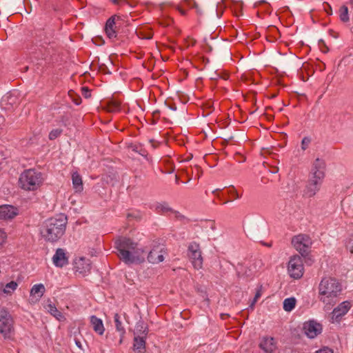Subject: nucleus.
<instances>
[{
	"label": "nucleus",
	"mask_w": 353,
	"mask_h": 353,
	"mask_svg": "<svg viewBox=\"0 0 353 353\" xmlns=\"http://www.w3.org/2000/svg\"><path fill=\"white\" fill-rule=\"evenodd\" d=\"M115 248L121 260L127 264L139 263L144 261L145 251L138 248L130 239L121 236L115 240Z\"/></svg>",
	"instance_id": "1"
},
{
	"label": "nucleus",
	"mask_w": 353,
	"mask_h": 353,
	"mask_svg": "<svg viewBox=\"0 0 353 353\" xmlns=\"http://www.w3.org/2000/svg\"><path fill=\"white\" fill-rule=\"evenodd\" d=\"M68 221L63 214H59L46 220L41 226L42 238L49 242H56L64 234Z\"/></svg>",
	"instance_id": "2"
},
{
	"label": "nucleus",
	"mask_w": 353,
	"mask_h": 353,
	"mask_svg": "<svg viewBox=\"0 0 353 353\" xmlns=\"http://www.w3.org/2000/svg\"><path fill=\"white\" fill-rule=\"evenodd\" d=\"M342 291L339 281L334 277H323L319 285V299L326 306L336 303L337 297Z\"/></svg>",
	"instance_id": "3"
},
{
	"label": "nucleus",
	"mask_w": 353,
	"mask_h": 353,
	"mask_svg": "<svg viewBox=\"0 0 353 353\" xmlns=\"http://www.w3.org/2000/svg\"><path fill=\"white\" fill-rule=\"evenodd\" d=\"M44 178L41 172L35 169H28L23 172L19 177L20 187L28 191L37 190L43 183Z\"/></svg>",
	"instance_id": "4"
},
{
	"label": "nucleus",
	"mask_w": 353,
	"mask_h": 353,
	"mask_svg": "<svg viewBox=\"0 0 353 353\" xmlns=\"http://www.w3.org/2000/svg\"><path fill=\"white\" fill-rule=\"evenodd\" d=\"M0 334L5 340H12L14 336V321L5 310L0 311Z\"/></svg>",
	"instance_id": "5"
},
{
	"label": "nucleus",
	"mask_w": 353,
	"mask_h": 353,
	"mask_svg": "<svg viewBox=\"0 0 353 353\" xmlns=\"http://www.w3.org/2000/svg\"><path fill=\"white\" fill-rule=\"evenodd\" d=\"M291 243L294 248L303 256L308 254L312 244L311 238L304 234H299L293 236Z\"/></svg>",
	"instance_id": "6"
},
{
	"label": "nucleus",
	"mask_w": 353,
	"mask_h": 353,
	"mask_svg": "<svg viewBox=\"0 0 353 353\" xmlns=\"http://www.w3.org/2000/svg\"><path fill=\"white\" fill-rule=\"evenodd\" d=\"M188 256L196 270H200L203 267V258L199 243L192 242L188 247Z\"/></svg>",
	"instance_id": "7"
},
{
	"label": "nucleus",
	"mask_w": 353,
	"mask_h": 353,
	"mask_svg": "<svg viewBox=\"0 0 353 353\" xmlns=\"http://www.w3.org/2000/svg\"><path fill=\"white\" fill-rule=\"evenodd\" d=\"M304 268L301 256L295 254L290 258L288 264V272L290 277L298 279L302 277Z\"/></svg>",
	"instance_id": "8"
},
{
	"label": "nucleus",
	"mask_w": 353,
	"mask_h": 353,
	"mask_svg": "<svg viewBox=\"0 0 353 353\" xmlns=\"http://www.w3.org/2000/svg\"><path fill=\"white\" fill-rule=\"evenodd\" d=\"M147 334L145 328L143 325L138 324L136 327V332L134 338V350L135 353H144L145 349V338Z\"/></svg>",
	"instance_id": "9"
},
{
	"label": "nucleus",
	"mask_w": 353,
	"mask_h": 353,
	"mask_svg": "<svg viewBox=\"0 0 353 353\" xmlns=\"http://www.w3.org/2000/svg\"><path fill=\"white\" fill-rule=\"evenodd\" d=\"M166 254L163 245L154 243L152 250L148 255V260L150 263L157 264L164 260V255Z\"/></svg>",
	"instance_id": "10"
},
{
	"label": "nucleus",
	"mask_w": 353,
	"mask_h": 353,
	"mask_svg": "<svg viewBox=\"0 0 353 353\" xmlns=\"http://www.w3.org/2000/svg\"><path fill=\"white\" fill-rule=\"evenodd\" d=\"M325 163L323 160L317 158L312 164L310 179L322 183L325 176Z\"/></svg>",
	"instance_id": "11"
},
{
	"label": "nucleus",
	"mask_w": 353,
	"mask_h": 353,
	"mask_svg": "<svg viewBox=\"0 0 353 353\" xmlns=\"http://www.w3.org/2000/svg\"><path fill=\"white\" fill-rule=\"evenodd\" d=\"M120 17L114 15L111 17L106 22L105 31L110 39H114L117 37V28L120 26Z\"/></svg>",
	"instance_id": "12"
},
{
	"label": "nucleus",
	"mask_w": 353,
	"mask_h": 353,
	"mask_svg": "<svg viewBox=\"0 0 353 353\" xmlns=\"http://www.w3.org/2000/svg\"><path fill=\"white\" fill-rule=\"evenodd\" d=\"M305 334L310 339H314L322 332V325L315 321H309L303 324Z\"/></svg>",
	"instance_id": "13"
},
{
	"label": "nucleus",
	"mask_w": 353,
	"mask_h": 353,
	"mask_svg": "<svg viewBox=\"0 0 353 353\" xmlns=\"http://www.w3.org/2000/svg\"><path fill=\"white\" fill-rule=\"evenodd\" d=\"M154 210L161 214H172L176 219L181 220L184 216L177 211L174 210L166 202L157 203L153 205Z\"/></svg>",
	"instance_id": "14"
},
{
	"label": "nucleus",
	"mask_w": 353,
	"mask_h": 353,
	"mask_svg": "<svg viewBox=\"0 0 353 353\" xmlns=\"http://www.w3.org/2000/svg\"><path fill=\"white\" fill-rule=\"evenodd\" d=\"M74 270L82 276L89 273L91 270V263L89 259L81 257L74 261Z\"/></svg>",
	"instance_id": "15"
},
{
	"label": "nucleus",
	"mask_w": 353,
	"mask_h": 353,
	"mask_svg": "<svg viewBox=\"0 0 353 353\" xmlns=\"http://www.w3.org/2000/svg\"><path fill=\"white\" fill-rule=\"evenodd\" d=\"M17 214V208L12 205H4L0 206V219H12Z\"/></svg>",
	"instance_id": "16"
},
{
	"label": "nucleus",
	"mask_w": 353,
	"mask_h": 353,
	"mask_svg": "<svg viewBox=\"0 0 353 353\" xmlns=\"http://www.w3.org/2000/svg\"><path fill=\"white\" fill-rule=\"evenodd\" d=\"M351 307V303L349 301H343L339 304L332 312V319L339 321L340 318L344 316Z\"/></svg>",
	"instance_id": "17"
},
{
	"label": "nucleus",
	"mask_w": 353,
	"mask_h": 353,
	"mask_svg": "<svg viewBox=\"0 0 353 353\" xmlns=\"http://www.w3.org/2000/svg\"><path fill=\"white\" fill-rule=\"evenodd\" d=\"M54 264L57 267H63L68 263V259L65 250L58 248L52 257Z\"/></svg>",
	"instance_id": "18"
},
{
	"label": "nucleus",
	"mask_w": 353,
	"mask_h": 353,
	"mask_svg": "<svg viewBox=\"0 0 353 353\" xmlns=\"http://www.w3.org/2000/svg\"><path fill=\"white\" fill-rule=\"evenodd\" d=\"M259 347L266 353H272L276 348L275 339L273 337H263Z\"/></svg>",
	"instance_id": "19"
},
{
	"label": "nucleus",
	"mask_w": 353,
	"mask_h": 353,
	"mask_svg": "<svg viewBox=\"0 0 353 353\" xmlns=\"http://www.w3.org/2000/svg\"><path fill=\"white\" fill-rule=\"evenodd\" d=\"M45 286L43 284L34 285L30 290V301L34 303L39 301L45 293Z\"/></svg>",
	"instance_id": "20"
},
{
	"label": "nucleus",
	"mask_w": 353,
	"mask_h": 353,
	"mask_svg": "<svg viewBox=\"0 0 353 353\" xmlns=\"http://www.w3.org/2000/svg\"><path fill=\"white\" fill-rule=\"evenodd\" d=\"M321 185V182L310 179L304 191L305 195L308 197L314 196L316 193L319 190Z\"/></svg>",
	"instance_id": "21"
},
{
	"label": "nucleus",
	"mask_w": 353,
	"mask_h": 353,
	"mask_svg": "<svg viewBox=\"0 0 353 353\" xmlns=\"http://www.w3.org/2000/svg\"><path fill=\"white\" fill-rule=\"evenodd\" d=\"M90 324L94 330L99 335H103L105 332V327L101 319L94 315L90 316Z\"/></svg>",
	"instance_id": "22"
},
{
	"label": "nucleus",
	"mask_w": 353,
	"mask_h": 353,
	"mask_svg": "<svg viewBox=\"0 0 353 353\" xmlns=\"http://www.w3.org/2000/svg\"><path fill=\"white\" fill-rule=\"evenodd\" d=\"M114 321L115 324L116 330L119 333L120 339L119 341V344H121L123 343V339L125 334V329L123 325V322L121 321V316L119 314H115L114 316Z\"/></svg>",
	"instance_id": "23"
},
{
	"label": "nucleus",
	"mask_w": 353,
	"mask_h": 353,
	"mask_svg": "<svg viewBox=\"0 0 353 353\" xmlns=\"http://www.w3.org/2000/svg\"><path fill=\"white\" fill-rule=\"evenodd\" d=\"M72 181L73 188L75 192H81L83 190L82 178L77 172H74L72 174Z\"/></svg>",
	"instance_id": "24"
},
{
	"label": "nucleus",
	"mask_w": 353,
	"mask_h": 353,
	"mask_svg": "<svg viewBox=\"0 0 353 353\" xmlns=\"http://www.w3.org/2000/svg\"><path fill=\"white\" fill-rule=\"evenodd\" d=\"M46 310L51 315L54 316L59 321H61L64 318L62 313L58 310L55 305L51 302L46 305Z\"/></svg>",
	"instance_id": "25"
},
{
	"label": "nucleus",
	"mask_w": 353,
	"mask_h": 353,
	"mask_svg": "<svg viewBox=\"0 0 353 353\" xmlns=\"http://www.w3.org/2000/svg\"><path fill=\"white\" fill-rule=\"evenodd\" d=\"M120 101L111 99L107 102V110L110 112H116L120 110Z\"/></svg>",
	"instance_id": "26"
},
{
	"label": "nucleus",
	"mask_w": 353,
	"mask_h": 353,
	"mask_svg": "<svg viewBox=\"0 0 353 353\" xmlns=\"http://www.w3.org/2000/svg\"><path fill=\"white\" fill-rule=\"evenodd\" d=\"M2 105L10 104L13 105L17 103V97L14 93H8L2 99Z\"/></svg>",
	"instance_id": "27"
},
{
	"label": "nucleus",
	"mask_w": 353,
	"mask_h": 353,
	"mask_svg": "<svg viewBox=\"0 0 353 353\" xmlns=\"http://www.w3.org/2000/svg\"><path fill=\"white\" fill-rule=\"evenodd\" d=\"M296 299L294 297L285 299L283 301V309L286 312L292 311L296 305Z\"/></svg>",
	"instance_id": "28"
},
{
	"label": "nucleus",
	"mask_w": 353,
	"mask_h": 353,
	"mask_svg": "<svg viewBox=\"0 0 353 353\" xmlns=\"http://www.w3.org/2000/svg\"><path fill=\"white\" fill-rule=\"evenodd\" d=\"M339 17L340 19L343 22H347L350 19L349 14H348V8L345 6H343L341 7L339 10Z\"/></svg>",
	"instance_id": "29"
},
{
	"label": "nucleus",
	"mask_w": 353,
	"mask_h": 353,
	"mask_svg": "<svg viewBox=\"0 0 353 353\" xmlns=\"http://www.w3.org/2000/svg\"><path fill=\"white\" fill-rule=\"evenodd\" d=\"M18 286V284L17 282L15 281H11L8 283H7L5 287H4V289L3 290V292L5 293V294H12L17 288Z\"/></svg>",
	"instance_id": "30"
},
{
	"label": "nucleus",
	"mask_w": 353,
	"mask_h": 353,
	"mask_svg": "<svg viewBox=\"0 0 353 353\" xmlns=\"http://www.w3.org/2000/svg\"><path fill=\"white\" fill-rule=\"evenodd\" d=\"M137 34L139 38L142 39H150L152 37V32L150 30L145 32L144 30H137Z\"/></svg>",
	"instance_id": "31"
},
{
	"label": "nucleus",
	"mask_w": 353,
	"mask_h": 353,
	"mask_svg": "<svg viewBox=\"0 0 353 353\" xmlns=\"http://www.w3.org/2000/svg\"><path fill=\"white\" fill-rule=\"evenodd\" d=\"M183 1L189 7L196 9V12L199 15L202 14L200 8L194 0H183Z\"/></svg>",
	"instance_id": "32"
},
{
	"label": "nucleus",
	"mask_w": 353,
	"mask_h": 353,
	"mask_svg": "<svg viewBox=\"0 0 353 353\" xmlns=\"http://www.w3.org/2000/svg\"><path fill=\"white\" fill-rule=\"evenodd\" d=\"M312 142V139L309 137H305L301 141V147L303 150H307Z\"/></svg>",
	"instance_id": "33"
},
{
	"label": "nucleus",
	"mask_w": 353,
	"mask_h": 353,
	"mask_svg": "<svg viewBox=\"0 0 353 353\" xmlns=\"http://www.w3.org/2000/svg\"><path fill=\"white\" fill-rule=\"evenodd\" d=\"M62 133V130L59 128L54 129L49 133V139L50 140H54L59 137Z\"/></svg>",
	"instance_id": "34"
},
{
	"label": "nucleus",
	"mask_w": 353,
	"mask_h": 353,
	"mask_svg": "<svg viewBox=\"0 0 353 353\" xmlns=\"http://www.w3.org/2000/svg\"><path fill=\"white\" fill-rule=\"evenodd\" d=\"M173 22V20L170 17H163L159 20V24L162 26L167 27L170 26Z\"/></svg>",
	"instance_id": "35"
},
{
	"label": "nucleus",
	"mask_w": 353,
	"mask_h": 353,
	"mask_svg": "<svg viewBox=\"0 0 353 353\" xmlns=\"http://www.w3.org/2000/svg\"><path fill=\"white\" fill-rule=\"evenodd\" d=\"M228 193L232 197V199L234 200V199H238L239 198L241 197V194H239L238 192V191L234 188V187H232L229 190H228Z\"/></svg>",
	"instance_id": "36"
},
{
	"label": "nucleus",
	"mask_w": 353,
	"mask_h": 353,
	"mask_svg": "<svg viewBox=\"0 0 353 353\" xmlns=\"http://www.w3.org/2000/svg\"><path fill=\"white\" fill-rule=\"evenodd\" d=\"M261 290H259L256 291V294H255V296H254V298L250 305V307H253L254 304L257 302L258 299L261 297Z\"/></svg>",
	"instance_id": "37"
},
{
	"label": "nucleus",
	"mask_w": 353,
	"mask_h": 353,
	"mask_svg": "<svg viewBox=\"0 0 353 353\" xmlns=\"http://www.w3.org/2000/svg\"><path fill=\"white\" fill-rule=\"evenodd\" d=\"M6 239V233L0 229V247L5 243Z\"/></svg>",
	"instance_id": "38"
},
{
	"label": "nucleus",
	"mask_w": 353,
	"mask_h": 353,
	"mask_svg": "<svg viewBox=\"0 0 353 353\" xmlns=\"http://www.w3.org/2000/svg\"><path fill=\"white\" fill-rule=\"evenodd\" d=\"M81 91H82V94L84 96V97L88 98L90 97V92L88 88L83 87L81 88Z\"/></svg>",
	"instance_id": "39"
},
{
	"label": "nucleus",
	"mask_w": 353,
	"mask_h": 353,
	"mask_svg": "<svg viewBox=\"0 0 353 353\" xmlns=\"http://www.w3.org/2000/svg\"><path fill=\"white\" fill-rule=\"evenodd\" d=\"M316 353H333V350L329 347H325L316 351Z\"/></svg>",
	"instance_id": "40"
},
{
	"label": "nucleus",
	"mask_w": 353,
	"mask_h": 353,
	"mask_svg": "<svg viewBox=\"0 0 353 353\" xmlns=\"http://www.w3.org/2000/svg\"><path fill=\"white\" fill-rule=\"evenodd\" d=\"M111 1L114 4L118 5V6H121V5L128 3L127 0H111Z\"/></svg>",
	"instance_id": "41"
},
{
	"label": "nucleus",
	"mask_w": 353,
	"mask_h": 353,
	"mask_svg": "<svg viewBox=\"0 0 353 353\" xmlns=\"http://www.w3.org/2000/svg\"><path fill=\"white\" fill-rule=\"evenodd\" d=\"M176 10H177L181 13V14H182L183 16L186 15V14H187L186 11L185 10L182 9L179 6H176Z\"/></svg>",
	"instance_id": "42"
},
{
	"label": "nucleus",
	"mask_w": 353,
	"mask_h": 353,
	"mask_svg": "<svg viewBox=\"0 0 353 353\" xmlns=\"http://www.w3.org/2000/svg\"><path fill=\"white\" fill-rule=\"evenodd\" d=\"M327 8H328V9H330V12L327 11V14H332V8H331V6L328 3H325L324 6V9L325 10H327Z\"/></svg>",
	"instance_id": "43"
},
{
	"label": "nucleus",
	"mask_w": 353,
	"mask_h": 353,
	"mask_svg": "<svg viewBox=\"0 0 353 353\" xmlns=\"http://www.w3.org/2000/svg\"><path fill=\"white\" fill-rule=\"evenodd\" d=\"M74 340L77 346L80 349H83L82 343H81V341L77 339H75Z\"/></svg>",
	"instance_id": "44"
},
{
	"label": "nucleus",
	"mask_w": 353,
	"mask_h": 353,
	"mask_svg": "<svg viewBox=\"0 0 353 353\" xmlns=\"http://www.w3.org/2000/svg\"><path fill=\"white\" fill-rule=\"evenodd\" d=\"M323 47L321 48V51L324 53H326L328 51L327 47L325 46L323 41H321Z\"/></svg>",
	"instance_id": "45"
},
{
	"label": "nucleus",
	"mask_w": 353,
	"mask_h": 353,
	"mask_svg": "<svg viewBox=\"0 0 353 353\" xmlns=\"http://www.w3.org/2000/svg\"><path fill=\"white\" fill-rule=\"evenodd\" d=\"M3 122H4L3 117L0 116V126L3 123Z\"/></svg>",
	"instance_id": "46"
},
{
	"label": "nucleus",
	"mask_w": 353,
	"mask_h": 353,
	"mask_svg": "<svg viewBox=\"0 0 353 353\" xmlns=\"http://www.w3.org/2000/svg\"><path fill=\"white\" fill-rule=\"evenodd\" d=\"M150 143H152V147L154 148L157 147V145L154 144V142L153 140H150Z\"/></svg>",
	"instance_id": "47"
},
{
	"label": "nucleus",
	"mask_w": 353,
	"mask_h": 353,
	"mask_svg": "<svg viewBox=\"0 0 353 353\" xmlns=\"http://www.w3.org/2000/svg\"><path fill=\"white\" fill-rule=\"evenodd\" d=\"M74 103H75L77 105H79V104L80 103V102L79 101V100L74 101Z\"/></svg>",
	"instance_id": "48"
},
{
	"label": "nucleus",
	"mask_w": 353,
	"mask_h": 353,
	"mask_svg": "<svg viewBox=\"0 0 353 353\" xmlns=\"http://www.w3.org/2000/svg\"><path fill=\"white\" fill-rule=\"evenodd\" d=\"M176 182L178 183L179 182V178L177 176H176Z\"/></svg>",
	"instance_id": "49"
},
{
	"label": "nucleus",
	"mask_w": 353,
	"mask_h": 353,
	"mask_svg": "<svg viewBox=\"0 0 353 353\" xmlns=\"http://www.w3.org/2000/svg\"><path fill=\"white\" fill-rule=\"evenodd\" d=\"M276 172H277V170L273 169V171H272V172H274V173H276Z\"/></svg>",
	"instance_id": "50"
},
{
	"label": "nucleus",
	"mask_w": 353,
	"mask_h": 353,
	"mask_svg": "<svg viewBox=\"0 0 353 353\" xmlns=\"http://www.w3.org/2000/svg\"><path fill=\"white\" fill-rule=\"evenodd\" d=\"M276 172H277V170L273 169V171H272V172H274V173H276Z\"/></svg>",
	"instance_id": "51"
},
{
	"label": "nucleus",
	"mask_w": 353,
	"mask_h": 353,
	"mask_svg": "<svg viewBox=\"0 0 353 353\" xmlns=\"http://www.w3.org/2000/svg\"><path fill=\"white\" fill-rule=\"evenodd\" d=\"M350 3L353 6V0H350Z\"/></svg>",
	"instance_id": "52"
}]
</instances>
